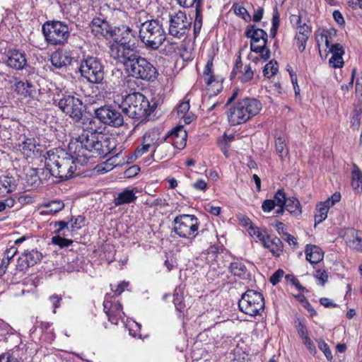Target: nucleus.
<instances>
[{"mask_svg": "<svg viewBox=\"0 0 362 362\" xmlns=\"http://www.w3.org/2000/svg\"><path fill=\"white\" fill-rule=\"evenodd\" d=\"M306 259L311 264H317L323 259L322 250L313 245H307L305 247Z\"/></svg>", "mask_w": 362, "mask_h": 362, "instance_id": "obj_31", "label": "nucleus"}, {"mask_svg": "<svg viewBox=\"0 0 362 362\" xmlns=\"http://www.w3.org/2000/svg\"><path fill=\"white\" fill-rule=\"evenodd\" d=\"M139 36L144 47L157 50L166 39L163 24L155 19L146 20L139 25Z\"/></svg>", "mask_w": 362, "mask_h": 362, "instance_id": "obj_5", "label": "nucleus"}, {"mask_svg": "<svg viewBox=\"0 0 362 362\" xmlns=\"http://www.w3.org/2000/svg\"><path fill=\"white\" fill-rule=\"evenodd\" d=\"M113 21L111 18L107 19V17L98 16L94 18L90 24L92 33L98 37H114L115 28L112 29V24L115 23Z\"/></svg>", "mask_w": 362, "mask_h": 362, "instance_id": "obj_15", "label": "nucleus"}, {"mask_svg": "<svg viewBox=\"0 0 362 362\" xmlns=\"http://www.w3.org/2000/svg\"><path fill=\"white\" fill-rule=\"evenodd\" d=\"M18 145L19 150L23 152L26 156L30 157L36 148V141L34 138L26 136L25 139L18 141Z\"/></svg>", "mask_w": 362, "mask_h": 362, "instance_id": "obj_32", "label": "nucleus"}, {"mask_svg": "<svg viewBox=\"0 0 362 362\" xmlns=\"http://www.w3.org/2000/svg\"><path fill=\"white\" fill-rule=\"evenodd\" d=\"M46 42L51 45H64L70 36L68 25L61 21H46L42 27Z\"/></svg>", "mask_w": 362, "mask_h": 362, "instance_id": "obj_9", "label": "nucleus"}, {"mask_svg": "<svg viewBox=\"0 0 362 362\" xmlns=\"http://www.w3.org/2000/svg\"><path fill=\"white\" fill-rule=\"evenodd\" d=\"M13 80L14 76H11L6 61L0 62V88H6Z\"/></svg>", "mask_w": 362, "mask_h": 362, "instance_id": "obj_33", "label": "nucleus"}, {"mask_svg": "<svg viewBox=\"0 0 362 362\" xmlns=\"http://www.w3.org/2000/svg\"><path fill=\"white\" fill-rule=\"evenodd\" d=\"M115 147L114 139L84 130L77 137L73 138L69 144V150L75 154L76 160L83 157V161L93 156L104 158L111 153Z\"/></svg>", "mask_w": 362, "mask_h": 362, "instance_id": "obj_1", "label": "nucleus"}, {"mask_svg": "<svg viewBox=\"0 0 362 362\" xmlns=\"http://www.w3.org/2000/svg\"><path fill=\"white\" fill-rule=\"evenodd\" d=\"M278 71V64L276 62L270 61L268 62L263 69V74L267 78H270L275 75Z\"/></svg>", "mask_w": 362, "mask_h": 362, "instance_id": "obj_44", "label": "nucleus"}, {"mask_svg": "<svg viewBox=\"0 0 362 362\" xmlns=\"http://www.w3.org/2000/svg\"><path fill=\"white\" fill-rule=\"evenodd\" d=\"M5 61L8 68L16 70L23 69L27 64V60L24 53L17 50L10 51Z\"/></svg>", "mask_w": 362, "mask_h": 362, "instance_id": "obj_21", "label": "nucleus"}, {"mask_svg": "<svg viewBox=\"0 0 362 362\" xmlns=\"http://www.w3.org/2000/svg\"><path fill=\"white\" fill-rule=\"evenodd\" d=\"M284 206L286 210L294 216L300 215L302 213L300 202L296 197H292L288 198Z\"/></svg>", "mask_w": 362, "mask_h": 362, "instance_id": "obj_38", "label": "nucleus"}, {"mask_svg": "<svg viewBox=\"0 0 362 362\" xmlns=\"http://www.w3.org/2000/svg\"><path fill=\"white\" fill-rule=\"evenodd\" d=\"M235 13L244 20L247 19V17H250V14L248 13L247 9L242 6H237L234 8Z\"/></svg>", "mask_w": 362, "mask_h": 362, "instance_id": "obj_59", "label": "nucleus"}, {"mask_svg": "<svg viewBox=\"0 0 362 362\" xmlns=\"http://www.w3.org/2000/svg\"><path fill=\"white\" fill-rule=\"evenodd\" d=\"M62 11L64 15L74 17L78 14L79 6L76 1L64 3L61 6Z\"/></svg>", "mask_w": 362, "mask_h": 362, "instance_id": "obj_39", "label": "nucleus"}, {"mask_svg": "<svg viewBox=\"0 0 362 362\" xmlns=\"http://www.w3.org/2000/svg\"><path fill=\"white\" fill-rule=\"evenodd\" d=\"M177 3L183 7L190 8L192 6H195V11L197 10V6L199 5L200 8H202V0H176Z\"/></svg>", "mask_w": 362, "mask_h": 362, "instance_id": "obj_50", "label": "nucleus"}, {"mask_svg": "<svg viewBox=\"0 0 362 362\" xmlns=\"http://www.w3.org/2000/svg\"><path fill=\"white\" fill-rule=\"evenodd\" d=\"M57 106L66 115L70 117L75 122L82 121L84 124L86 122L91 123L90 118H83L84 105L81 99L73 94H62L58 99Z\"/></svg>", "mask_w": 362, "mask_h": 362, "instance_id": "obj_10", "label": "nucleus"}, {"mask_svg": "<svg viewBox=\"0 0 362 362\" xmlns=\"http://www.w3.org/2000/svg\"><path fill=\"white\" fill-rule=\"evenodd\" d=\"M0 362H18V361L13 354L6 352L0 355Z\"/></svg>", "mask_w": 362, "mask_h": 362, "instance_id": "obj_62", "label": "nucleus"}, {"mask_svg": "<svg viewBox=\"0 0 362 362\" xmlns=\"http://www.w3.org/2000/svg\"><path fill=\"white\" fill-rule=\"evenodd\" d=\"M351 179V186L353 189L356 193L362 192V172L356 165H354L352 170Z\"/></svg>", "mask_w": 362, "mask_h": 362, "instance_id": "obj_36", "label": "nucleus"}, {"mask_svg": "<svg viewBox=\"0 0 362 362\" xmlns=\"http://www.w3.org/2000/svg\"><path fill=\"white\" fill-rule=\"evenodd\" d=\"M362 119V111L361 109H355L354 115L351 120V127L354 129H358L361 126V120Z\"/></svg>", "mask_w": 362, "mask_h": 362, "instance_id": "obj_46", "label": "nucleus"}, {"mask_svg": "<svg viewBox=\"0 0 362 362\" xmlns=\"http://www.w3.org/2000/svg\"><path fill=\"white\" fill-rule=\"evenodd\" d=\"M124 58L119 60L124 66L128 75L136 79L152 82L158 75L156 67L146 58L138 55L134 51H128Z\"/></svg>", "mask_w": 362, "mask_h": 362, "instance_id": "obj_3", "label": "nucleus"}, {"mask_svg": "<svg viewBox=\"0 0 362 362\" xmlns=\"http://www.w3.org/2000/svg\"><path fill=\"white\" fill-rule=\"evenodd\" d=\"M275 147L277 154L283 158L286 156L288 153V148L286 144V139L283 136L276 137L275 139Z\"/></svg>", "mask_w": 362, "mask_h": 362, "instance_id": "obj_42", "label": "nucleus"}, {"mask_svg": "<svg viewBox=\"0 0 362 362\" xmlns=\"http://www.w3.org/2000/svg\"><path fill=\"white\" fill-rule=\"evenodd\" d=\"M137 192L138 191L136 188L124 189L121 192L118 193L117 197H115L113 200L115 206H118L120 205L134 203L137 199L136 195Z\"/></svg>", "mask_w": 362, "mask_h": 362, "instance_id": "obj_25", "label": "nucleus"}, {"mask_svg": "<svg viewBox=\"0 0 362 362\" xmlns=\"http://www.w3.org/2000/svg\"><path fill=\"white\" fill-rule=\"evenodd\" d=\"M136 32L129 27L122 26L115 28V35L112 37L114 43L110 47V54L115 59L119 60L124 58V54L128 51H134L131 49L130 43L135 38Z\"/></svg>", "mask_w": 362, "mask_h": 362, "instance_id": "obj_8", "label": "nucleus"}, {"mask_svg": "<svg viewBox=\"0 0 362 362\" xmlns=\"http://www.w3.org/2000/svg\"><path fill=\"white\" fill-rule=\"evenodd\" d=\"M18 125V121L7 117L0 116V136L4 140H10L11 134L8 133L13 127Z\"/></svg>", "mask_w": 362, "mask_h": 362, "instance_id": "obj_27", "label": "nucleus"}, {"mask_svg": "<svg viewBox=\"0 0 362 362\" xmlns=\"http://www.w3.org/2000/svg\"><path fill=\"white\" fill-rule=\"evenodd\" d=\"M319 349L325 354L326 358L328 360H331L332 358V352L329 348V346L324 341H320L318 343Z\"/></svg>", "mask_w": 362, "mask_h": 362, "instance_id": "obj_57", "label": "nucleus"}, {"mask_svg": "<svg viewBox=\"0 0 362 362\" xmlns=\"http://www.w3.org/2000/svg\"><path fill=\"white\" fill-rule=\"evenodd\" d=\"M262 245L268 248L272 255L275 257H279L283 252L284 245L281 239L276 236H272L268 234Z\"/></svg>", "mask_w": 362, "mask_h": 362, "instance_id": "obj_23", "label": "nucleus"}, {"mask_svg": "<svg viewBox=\"0 0 362 362\" xmlns=\"http://www.w3.org/2000/svg\"><path fill=\"white\" fill-rule=\"evenodd\" d=\"M55 227L58 226V229L55 230V233L59 235H66L65 230L69 231L68 223L64 221H55L54 223Z\"/></svg>", "mask_w": 362, "mask_h": 362, "instance_id": "obj_53", "label": "nucleus"}, {"mask_svg": "<svg viewBox=\"0 0 362 362\" xmlns=\"http://www.w3.org/2000/svg\"><path fill=\"white\" fill-rule=\"evenodd\" d=\"M42 254L37 250L25 251L18 259L17 268L20 271L27 269L41 261Z\"/></svg>", "mask_w": 362, "mask_h": 362, "instance_id": "obj_18", "label": "nucleus"}, {"mask_svg": "<svg viewBox=\"0 0 362 362\" xmlns=\"http://www.w3.org/2000/svg\"><path fill=\"white\" fill-rule=\"evenodd\" d=\"M6 88L11 89L18 95L25 98H33L36 94V87L31 82L20 81L16 77Z\"/></svg>", "mask_w": 362, "mask_h": 362, "instance_id": "obj_19", "label": "nucleus"}, {"mask_svg": "<svg viewBox=\"0 0 362 362\" xmlns=\"http://www.w3.org/2000/svg\"><path fill=\"white\" fill-rule=\"evenodd\" d=\"M134 19L137 23V28H139V25H141V23H144L145 21L148 20L146 13L144 11L138 12L136 13Z\"/></svg>", "mask_w": 362, "mask_h": 362, "instance_id": "obj_60", "label": "nucleus"}, {"mask_svg": "<svg viewBox=\"0 0 362 362\" xmlns=\"http://www.w3.org/2000/svg\"><path fill=\"white\" fill-rule=\"evenodd\" d=\"M121 107L124 114L134 119L146 118L154 108L144 95L136 91L126 95Z\"/></svg>", "mask_w": 362, "mask_h": 362, "instance_id": "obj_6", "label": "nucleus"}, {"mask_svg": "<svg viewBox=\"0 0 362 362\" xmlns=\"http://www.w3.org/2000/svg\"><path fill=\"white\" fill-rule=\"evenodd\" d=\"M310 36L303 35H296V40L297 42V46L300 52H303L306 47V43Z\"/></svg>", "mask_w": 362, "mask_h": 362, "instance_id": "obj_52", "label": "nucleus"}, {"mask_svg": "<svg viewBox=\"0 0 362 362\" xmlns=\"http://www.w3.org/2000/svg\"><path fill=\"white\" fill-rule=\"evenodd\" d=\"M189 100L180 103L177 108V115L180 117H184L189 110Z\"/></svg>", "mask_w": 362, "mask_h": 362, "instance_id": "obj_51", "label": "nucleus"}, {"mask_svg": "<svg viewBox=\"0 0 362 362\" xmlns=\"http://www.w3.org/2000/svg\"><path fill=\"white\" fill-rule=\"evenodd\" d=\"M265 302L263 295L254 290H247L242 294L238 301L240 310L251 317L261 315L264 310Z\"/></svg>", "mask_w": 362, "mask_h": 362, "instance_id": "obj_11", "label": "nucleus"}, {"mask_svg": "<svg viewBox=\"0 0 362 362\" xmlns=\"http://www.w3.org/2000/svg\"><path fill=\"white\" fill-rule=\"evenodd\" d=\"M8 133L11 134V140L21 141L28 136L27 133H29V130L18 121V127H13Z\"/></svg>", "mask_w": 362, "mask_h": 362, "instance_id": "obj_37", "label": "nucleus"}, {"mask_svg": "<svg viewBox=\"0 0 362 362\" xmlns=\"http://www.w3.org/2000/svg\"><path fill=\"white\" fill-rule=\"evenodd\" d=\"M50 61L54 67L60 69L63 66L71 64V57H70L66 52L56 51L52 54Z\"/></svg>", "mask_w": 362, "mask_h": 362, "instance_id": "obj_30", "label": "nucleus"}, {"mask_svg": "<svg viewBox=\"0 0 362 362\" xmlns=\"http://www.w3.org/2000/svg\"><path fill=\"white\" fill-rule=\"evenodd\" d=\"M284 271L281 269H278L276 272H275L270 277V282L273 285L277 284L281 279H282L284 276Z\"/></svg>", "mask_w": 362, "mask_h": 362, "instance_id": "obj_58", "label": "nucleus"}, {"mask_svg": "<svg viewBox=\"0 0 362 362\" xmlns=\"http://www.w3.org/2000/svg\"><path fill=\"white\" fill-rule=\"evenodd\" d=\"M203 75L205 83L207 86L211 85L214 81H215V77L213 72V59H209L206 62Z\"/></svg>", "mask_w": 362, "mask_h": 362, "instance_id": "obj_40", "label": "nucleus"}, {"mask_svg": "<svg viewBox=\"0 0 362 362\" xmlns=\"http://www.w3.org/2000/svg\"><path fill=\"white\" fill-rule=\"evenodd\" d=\"M347 237L349 245L354 250L362 252V231L351 230Z\"/></svg>", "mask_w": 362, "mask_h": 362, "instance_id": "obj_35", "label": "nucleus"}, {"mask_svg": "<svg viewBox=\"0 0 362 362\" xmlns=\"http://www.w3.org/2000/svg\"><path fill=\"white\" fill-rule=\"evenodd\" d=\"M274 199L276 206H284L288 200L283 189H278L274 194Z\"/></svg>", "mask_w": 362, "mask_h": 362, "instance_id": "obj_47", "label": "nucleus"}, {"mask_svg": "<svg viewBox=\"0 0 362 362\" xmlns=\"http://www.w3.org/2000/svg\"><path fill=\"white\" fill-rule=\"evenodd\" d=\"M242 68L243 64L241 59H239L235 62V64L231 72V76H235L238 72L240 71L241 76H239L240 81L243 83L250 81L254 76V71H252L251 66L250 64L245 65L243 69L240 70Z\"/></svg>", "mask_w": 362, "mask_h": 362, "instance_id": "obj_26", "label": "nucleus"}, {"mask_svg": "<svg viewBox=\"0 0 362 362\" xmlns=\"http://www.w3.org/2000/svg\"><path fill=\"white\" fill-rule=\"evenodd\" d=\"M52 243L54 245L63 248L71 245L73 241L71 240L64 238L61 237V235L58 234L57 235H54L52 238Z\"/></svg>", "mask_w": 362, "mask_h": 362, "instance_id": "obj_45", "label": "nucleus"}, {"mask_svg": "<svg viewBox=\"0 0 362 362\" xmlns=\"http://www.w3.org/2000/svg\"><path fill=\"white\" fill-rule=\"evenodd\" d=\"M173 302L175 306V308L180 313H182L185 305L182 301V298L178 295V293H175L173 295Z\"/></svg>", "mask_w": 362, "mask_h": 362, "instance_id": "obj_54", "label": "nucleus"}, {"mask_svg": "<svg viewBox=\"0 0 362 362\" xmlns=\"http://www.w3.org/2000/svg\"><path fill=\"white\" fill-rule=\"evenodd\" d=\"M202 8H199L198 5L195 11V18L194 21L193 34L194 38L196 39L200 33L202 27Z\"/></svg>", "mask_w": 362, "mask_h": 362, "instance_id": "obj_41", "label": "nucleus"}, {"mask_svg": "<svg viewBox=\"0 0 362 362\" xmlns=\"http://www.w3.org/2000/svg\"><path fill=\"white\" fill-rule=\"evenodd\" d=\"M17 187V183L14 177L7 175H0V196L13 192Z\"/></svg>", "mask_w": 362, "mask_h": 362, "instance_id": "obj_29", "label": "nucleus"}, {"mask_svg": "<svg viewBox=\"0 0 362 362\" xmlns=\"http://www.w3.org/2000/svg\"><path fill=\"white\" fill-rule=\"evenodd\" d=\"M103 307L104 311L112 324L117 325L120 320L124 322V313L122 311V305L119 302L105 300L103 302Z\"/></svg>", "mask_w": 362, "mask_h": 362, "instance_id": "obj_17", "label": "nucleus"}, {"mask_svg": "<svg viewBox=\"0 0 362 362\" xmlns=\"http://www.w3.org/2000/svg\"><path fill=\"white\" fill-rule=\"evenodd\" d=\"M45 167L51 175L61 180L71 178L76 169L74 158L58 149L47 151Z\"/></svg>", "mask_w": 362, "mask_h": 362, "instance_id": "obj_2", "label": "nucleus"}, {"mask_svg": "<svg viewBox=\"0 0 362 362\" xmlns=\"http://www.w3.org/2000/svg\"><path fill=\"white\" fill-rule=\"evenodd\" d=\"M276 206L275 202L272 199H266L262 205V209L264 212H270Z\"/></svg>", "mask_w": 362, "mask_h": 362, "instance_id": "obj_61", "label": "nucleus"}, {"mask_svg": "<svg viewBox=\"0 0 362 362\" xmlns=\"http://www.w3.org/2000/svg\"><path fill=\"white\" fill-rule=\"evenodd\" d=\"M151 148H152L149 145H147V143L142 144L141 146H138L135 150V156L136 157L142 156L144 153L148 152Z\"/></svg>", "mask_w": 362, "mask_h": 362, "instance_id": "obj_63", "label": "nucleus"}, {"mask_svg": "<svg viewBox=\"0 0 362 362\" xmlns=\"http://www.w3.org/2000/svg\"><path fill=\"white\" fill-rule=\"evenodd\" d=\"M199 221L194 215L177 216L173 221V230L180 238H194L198 234Z\"/></svg>", "mask_w": 362, "mask_h": 362, "instance_id": "obj_12", "label": "nucleus"}, {"mask_svg": "<svg viewBox=\"0 0 362 362\" xmlns=\"http://www.w3.org/2000/svg\"><path fill=\"white\" fill-rule=\"evenodd\" d=\"M79 72L82 78L93 84H101L104 80L105 67L101 60L83 53L80 57Z\"/></svg>", "mask_w": 362, "mask_h": 362, "instance_id": "obj_7", "label": "nucleus"}, {"mask_svg": "<svg viewBox=\"0 0 362 362\" xmlns=\"http://www.w3.org/2000/svg\"><path fill=\"white\" fill-rule=\"evenodd\" d=\"M262 109V103L255 98H245L235 103L228 110L227 117L231 126L243 124L256 116Z\"/></svg>", "mask_w": 362, "mask_h": 362, "instance_id": "obj_4", "label": "nucleus"}, {"mask_svg": "<svg viewBox=\"0 0 362 362\" xmlns=\"http://www.w3.org/2000/svg\"><path fill=\"white\" fill-rule=\"evenodd\" d=\"M356 93L358 96L362 97V72L356 76Z\"/></svg>", "mask_w": 362, "mask_h": 362, "instance_id": "obj_64", "label": "nucleus"}, {"mask_svg": "<svg viewBox=\"0 0 362 362\" xmlns=\"http://www.w3.org/2000/svg\"><path fill=\"white\" fill-rule=\"evenodd\" d=\"M229 272L234 276L242 279H245L247 269L244 263L238 259L234 258L228 267Z\"/></svg>", "mask_w": 362, "mask_h": 362, "instance_id": "obj_34", "label": "nucleus"}, {"mask_svg": "<svg viewBox=\"0 0 362 362\" xmlns=\"http://www.w3.org/2000/svg\"><path fill=\"white\" fill-rule=\"evenodd\" d=\"M112 105H103L94 110L95 117L102 123L113 127H119L124 124V117L119 109Z\"/></svg>", "mask_w": 362, "mask_h": 362, "instance_id": "obj_13", "label": "nucleus"}, {"mask_svg": "<svg viewBox=\"0 0 362 362\" xmlns=\"http://www.w3.org/2000/svg\"><path fill=\"white\" fill-rule=\"evenodd\" d=\"M192 25V18L181 11L170 16L169 33L172 36L181 38L188 33Z\"/></svg>", "mask_w": 362, "mask_h": 362, "instance_id": "obj_14", "label": "nucleus"}, {"mask_svg": "<svg viewBox=\"0 0 362 362\" xmlns=\"http://www.w3.org/2000/svg\"><path fill=\"white\" fill-rule=\"evenodd\" d=\"M171 139L172 144L177 149H183L187 143V132L183 127H177L167 134Z\"/></svg>", "mask_w": 362, "mask_h": 362, "instance_id": "obj_22", "label": "nucleus"}, {"mask_svg": "<svg viewBox=\"0 0 362 362\" xmlns=\"http://www.w3.org/2000/svg\"><path fill=\"white\" fill-rule=\"evenodd\" d=\"M250 234L258 238V240L261 242V243L263 242V240L266 238V237L268 235L266 231H262L259 228L257 227H253L251 226L250 228Z\"/></svg>", "mask_w": 362, "mask_h": 362, "instance_id": "obj_48", "label": "nucleus"}, {"mask_svg": "<svg viewBox=\"0 0 362 362\" xmlns=\"http://www.w3.org/2000/svg\"><path fill=\"white\" fill-rule=\"evenodd\" d=\"M340 199L341 194L339 192H335L324 203L330 208L331 206H334L336 203L339 202Z\"/></svg>", "mask_w": 362, "mask_h": 362, "instance_id": "obj_56", "label": "nucleus"}, {"mask_svg": "<svg viewBox=\"0 0 362 362\" xmlns=\"http://www.w3.org/2000/svg\"><path fill=\"white\" fill-rule=\"evenodd\" d=\"M64 208V204L63 201L60 199H54L47 203L42 204L39 206L38 210L40 211V214L46 215L56 214L62 211Z\"/></svg>", "mask_w": 362, "mask_h": 362, "instance_id": "obj_28", "label": "nucleus"}, {"mask_svg": "<svg viewBox=\"0 0 362 362\" xmlns=\"http://www.w3.org/2000/svg\"><path fill=\"white\" fill-rule=\"evenodd\" d=\"M168 139V135H162V132L158 128L151 129L147 131L143 136L144 143H147L152 148L151 156L156 152L157 147L164 143Z\"/></svg>", "mask_w": 362, "mask_h": 362, "instance_id": "obj_20", "label": "nucleus"}, {"mask_svg": "<svg viewBox=\"0 0 362 362\" xmlns=\"http://www.w3.org/2000/svg\"><path fill=\"white\" fill-rule=\"evenodd\" d=\"M329 51L332 53V57L329 59V65L333 68L342 67L344 65L342 57L344 54L343 47L339 43L333 44Z\"/></svg>", "mask_w": 362, "mask_h": 362, "instance_id": "obj_24", "label": "nucleus"}, {"mask_svg": "<svg viewBox=\"0 0 362 362\" xmlns=\"http://www.w3.org/2000/svg\"><path fill=\"white\" fill-rule=\"evenodd\" d=\"M329 207L324 202L317 205V213L315 215V224L320 223L326 219Z\"/></svg>", "mask_w": 362, "mask_h": 362, "instance_id": "obj_43", "label": "nucleus"}, {"mask_svg": "<svg viewBox=\"0 0 362 362\" xmlns=\"http://www.w3.org/2000/svg\"><path fill=\"white\" fill-rule=\"evenodd\" d=\"M314 276L317 280V284L320 286H324L328 280V274L324 269L317 270Z\"/></svg>", "mask_w": 362, "mask_h": 362, "instance_id": "obj_49", "label": "nucleus"}, {"mask_svg": "<svg viewBox=\"0 0 362 362\" xmlns=\"http://www.w3.org/2000/svg\"><path fill=\"white\" fill-rule=\"evenodd\" d=\"M84 223V218L81 216H78L77 217L71 219V230H76L80 229Z\"/></svg>", "mask_w": 362, "mask_h": 362, "instance_id": "obj_55", "label": "nucleus"}, {"mask_svg": "<svg viewBox=\"0 0 362 362\" xmlns=\"http://www.w3.org/2000/svg\"><path fill=\"white\" fill-rule=\"evenodd\" d=\"M245 36L251 39L250 49L254 52L264 50L267 42V33L262 29L257 28L255 25L247 26Z\"/></svg>", "mask_w": 362, "mask_h": 362, "instance_id": "obj_16", "label": "nucleus"}]
</instances>
